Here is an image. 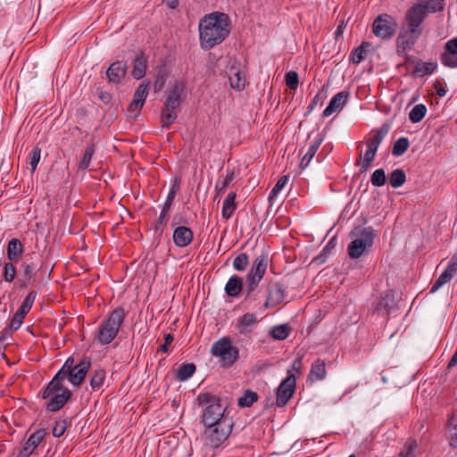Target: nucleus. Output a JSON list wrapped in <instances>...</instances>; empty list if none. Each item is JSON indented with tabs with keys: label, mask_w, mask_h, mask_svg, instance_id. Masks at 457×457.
I'll return each mask as SVG.
<instances>
[{
	"label": "nucleus",
	"mask_w": 457,
	"mask_h": 457,
	"mask_svg": "<svg viewBox=\"0 0 457 457\" xmlns=\"http://www.w3.org/2000/svg\"><path fill=\"white\" fill-rule=\"evenodd\" d=\"M198 404L204 407L202 414V422L204 426L215 425L222 420H231L225 415L226 407L221 405L220 400L209 393L200 394L197 397Z\"/></svg>",
	"instance_id": "39448f33"
},
{
	"label": "nucleus",
	"mask_w": 457,
	"mask_h": 457,
	"mask_svg": "<svg viewBox=\"0 0 457 457\" xmlns=\"http://www.w3.org/2000/svg\"><path fill=\"white\" fill-rule=\"evenodd\" d=\"M303 366L302 362V357H297L292 363L291 369L288 370H291L292 373L299 375L301 373V369Z\"/></svg>",
	"instance_id": "680f3d73"
},
{
	"label": "nucleus",
	"mask_w": 457,
	"mask_h": 457,
	"mask_svg": "<svg viewBox=\"0 0 457 457\" xmlns=\"http://www.w3.org/2000/svg\"><path fill=\"white\" fill-rule=\"evenodd\" d=\"M233 425L232 420H222L215 425L205 426L202 436L205 451L221 446L229 436Z\"/></svg>",
	"instance_id": "423d86ee"
},
{
	"label": "nucleus",
	"mask_w": 457,
	"mask_h": 457,
	"mask_svg": "<svg viewBox=\"0 0 457 457\" xmlns=\"http://www.w3.org/2000/svg\"><path fill=\"white\" fill-rule=\"evenodd\" d=\"M237 176L234 169L228 168L224 176H220L215 184L216 196L222 195Z\"/></svg>",
	"instance_id": "412c9836"
},
{
	"label": "nucleus",
	"mask_w": 457,
	"mask_h": 457,
	"mask_svg": "<svg viewBox=\"0 0 457 457\" xmlns=\"http://www.w3.org/2000/svg\"><path fill=\"white\" fill-rule=\"evenodd\" d=\"M105 380V371L102 369L96 370L90 378V386L93 390H99Z\"/></svg>",
	"instance_id": "4c0bfd02"
},
{
	"label": "nucleus",
	"mask_w": 457,
	"mask_h": 457,
	"mask_svg": "<svg viewBox=\"0 0 457 457\" xmlns=\"http://www.w3.org/2000/svg\"><path fill=\"white\" fill-rule=\"evenodd\" d=\"M211 353L218 358L220 366L226 369L232 367L239 359V349L233 345L228 337L214 342L211 347Z\"/></svg>",
	"instance_id": "6e6552de"
},
{
	"label": "nucleus",
	"mask_w": 457,
	"mask_h": 457,
	"mask_svg": "<svg viewBox=\"0 0 457 457\" xmlns=\"http://www.w3.org/2000/svg\"><path fill=\"white\" fill-rule=\"evenodd\" d=\"M47 432L45 428H40L32 433L28 440L25 442L22 448L17 453V457H29L30 456L39 444L43 441Z\"/></svg>",
	"instance_id": "2eb2a0df"
},
{
	"label": "nucleus",
	"mask_w": 457,
	"mask_h": 457,
	"mask_svg": "<svg viewBox=\"0 0 457 457\" xmlns=\"http://www.w3.org/2000/svg\"><path fill=\"white\" fill-rule=\"evenodd\" d=\"M231 88L242 91L246 86V78L243 71L233 63L227 71Z\"/></svg>",
	"instance_id": "6ab92c4d"
},
{
	"label": "nucleus",
	"mask_w": 457,
	"mask_h": 457,
	"mask_svg": "<svg viewBox=\"0 0 457 457\" xmlns=\"http://www.w3.org/2000/svg\"><path fill=\"white\" fill-rule=\"evenodd\" d=\"M446 439L453 448H457V409L452 412L446 424Z\"/></svg>",
	"instance_id": "4be33fe9"
},
{
	"label": "nucleus",
	"mask_w": 457,
	"mask_h": 457,
	"mask_svg": "<svg viewBox=\"0 0 457 457\" xmlns=\"http://www.w3.org/2000/svg\"><path fill=\"white\" fill-rule=\"evenodd\" d=\"M135 104H136V101L132 100L129 106L128 107V114L133 118L137 117L139 111L144 106V105H141V104H137V105H135Z\"/></svg>",
	"instance_id": "052dcab7"
},
{
	"label": "nucleus",
	"mask_w": 457,
	"mask_h": 457,
	"mask_svg": "<svg viewBox=\"0 0 457 457\" xmlns=\"http://www.w3.org/2000/svg\"><path fill=\"white\" fill-rule=\"evenodd\" d=\"M24 318H25V316H23L21 313L16 312V313L13 315V317L10 322V328L12 330L19 329L23 322Z\"/></svg>",
	"instance_id": "bf43d9fd"
},
{
	"label": "nucleus",
	"mask_w": 457,
	"mask_h": 457,
	"mask_svg": "<svg viewBox=\"0 0 457 457\" xmlns=\"http://www.w3.org/2000/svg\"><path fill=\"white\" fill-rule=\"evenodd\" d=\"M406 180L405 172L402 169L394 170L389 177V183L394 188L402 187Z\"/></svg>",
	"instance_id": "f704fd0d"
},
{
	"label": "nucleus",
	"mask_w": 457,
	"mask_h": 457,
	"mask_svg": "<svg viewBox=\"0 0 457 457\" xmlns=\"http://www.w3.org/2000/svg\"><path fill=\"white\" fill-rule=\"evenodd\" d=\"M184 90L182 83L177 82L168 95L164 109L162 112V127H169L178 117V109L180 105V96Z\"/></svg>",
	"instance_id": "9b49d317"
},
{
	"label": "nucleus",
	"mask_w": 457,
	"mask_h": 457,
	"mask_svg": "<svg viewBox=\"0 0 457 457\" xmlns=\"http://www.w3.org/2000/svg\"><path fill=\"white\" fill-rule=\"evenodd\" d=\"M397 27L398 22L395 17L388 13H381L372 22V32L382 40H389L395 35Z\"/></svg>",
	"instance_id": "f8f14e48"
},
{
	"label": "nucleus",
	"mask_w": 457,
	"mask_h": 457,
	"mask_svg": "<svg viewBox=\"0 0 457 457\" xmlns=\"http://www.w3.org/2000/svg\"><path fill=\"white\" fill-rule=\"evenodd\" d=\"M243 289V278L237 275H233L228 280L225 286V292L230 297H237Z\"/></svg>",
	"instance_id": "a878e982"
},
{
	"label": "nucleus",
	"mask_w": 457,
	"mask_h": 457,
	"mask_svg": "<svg viewBox=\"0 0 457 457\" xmlns=\"http://www.w3.org/2000/svg\"><path fill=\"white\" fill-rule=\"evenodd\" d=\"M451 278L457 273V258L453 257L444 270Z\"/></svg>",
	"instance_id": "13d9d810"
},
{
	"label": "nucleus",
	"mask_w": 457,
	"mask_h": 457,
	"mask_svg": "<svg viewBox=\"0 0 457 457\" xmlns=\"http://www.w3.org/2000/svg\"><path fill=\"white\" fill-rule=\"evenodd\" d=\"M127 66L121 62H115L110 65L106 71L110 82L119 83L126 75Z\"/></svg>",
	"instance_id": "5701e85b"
},
{
	"label": "nucleus",
	"mask_w": 457,
	"mask_h": 457,
	"mask_svg": "<svg viewBox=\"0 0 457 457\" xmlns=\"http://www.w3.org/2000/svg\"><path fill=\"white\" fill-rule=\"evenodd\" d=\"M376 149H373L371 147H367L366 152L363 154V158H361V155L360 156V159L357 161V164H361V172H365L370 166V163L375 159Z\"/></svg>",
	"instance_id": "2f4dec72"
},
{
	"label": "nucleus",
	"mask_w": 457,
	"mask_h": 457,
	"mask_svg": "<svg viewBox=\"0 0 457 457\" xmlns=\"http://www.w3.org/2000/svg\"><path fill=\"white\" fill-rule=\"evenodd\" d=\"M386 133L387 130L383 129L374 131L370 137L366 141L367 147H371L378 150Z\"/></svg>",
	"instance_id": "72a5a7b5"
},
{
	"label": "nucleus",
	"mask_w": 457,
	"mask_h": 457,
	"mask_svg": "<svg viewBox=\"0 0 457 457\" xmlns=\"http://www.w3.org/2000/svg\"><path fill=\"white\" fill-rule=\"evenodd\" d=\"M258 400V395L251 390H246L243 396L238 399V405L241 407H250Z\"/></svg>",
	"instance_id": "37998d69"
},
{
	"label": "nucleus",
	"mask_w": 457,
	"mask_h": 457,
	"mask_svg": "<svg viewBox=\"0 0 457 457\" xmlns=\"http://www.w3.org/2000/svg\"><path fill=\"white\" fill-rule=\"evenodd\" d=\"M291 328L287 324H282L273 327L270 331V337L275 340H285L290 334Z\"/></svg>",
	"instance_id": "473e14b6"
},
{
	"label": "nucleus",
	"mask_w": 457,
	"mask_h": 457,
	"mask_svg": "<svg viewBox=\"0 0 457 457\" xmlns=\"http://www.w3.org/2000/svg\"><path fill=\"white\" fill-rule=\"evenodd\" d=\"M147 95L148 84H140L134 93L133 100L136 101L135 105H137V104H141V105H144Z\"/></svg>",
	"instance_id": "c03bdc74"
},
{
	"label": "nucleus",
	"mask_w": 457,
	"mask_h": 457,
	"mask_svg": "<svg viewBox=\"0 0 457 457\" xmlns=\"http://www.w3.org/2000/svg\"><path fill=\"white\" fill-rule=\"evenodd\" d=\"M70 425L71 422H69L67 420H56L52 429L53 436L54 437L62 436L65 433Z\"/></svg>",
	"instance_id": "a18cd8bd"
},
{
	"label": "nucleus",
	"mask_w": 457,
	"mask_h": 457,
	"mask_svg": "<svg viewBox=\"0 0 457 457\" xmlns=\"http://www.w3.org/2000/svg\"><path fill=\"white\" fill-rule=\"evenodd\" d=\"M249 264V257L245 253H241L233 260V268L237 271H244Z\"/></svg>",
	"instance_id": "79ce46f5"
},
{
	"label": "nucleus",
	"mask_w": 457,
	"mask_h": 457,
	"mask_svg": "<svg viewBox=\"0 0 457 457\" xmlns=\"http://www.w3.org/2000/svg\"><path fill=\"white\" fill-rule=\"evenodd\" d=\"M41 158V149L38 146L32 148L29 154V162L31 167V171L34 172Z\"/></svg>",
	"instance_id": "09e8293b"
},
{
	"label": "nucleus",
	"mask_w": 457,
	"mask_h": 457,
	"mask_svg": "<svg viewBox=\"0 0 457 457\" xmlns=\"http://www.w3.org/2000/svg\"><path fill=\"white\" fill-rule=\"evenodd\" d=\"M196 367L194 363H183L176 370V378L179 381H186L195 372Z\"/></svg>",
	"instance_id": "c756f323"
},
{
	"label": "nucleus",
	"mask_w": 457,
	"mask_h": 457,
	"mask_svg": "<svg viewBox=\"0 0 457 457\" xmlns=\"http://www.w3.org/2000/svg\"><path fill=\"white\" fill-rule=\"evenodd\" d=\"M12 262H6L4 265L3 277L6 282H12L16 276V268Z\"/></svg>",
	"instance_id": "8fccbe9b"
},
{
	"label": "nucleus",
	"mask_w": 457,
	"mask_h": 457,
	"mask_svg": "<svg viewBox=\"0 0 457 457\" xmlns=\"http://www.w3.org/2000/svg\"><path fill=\"white\" fill-rule=\"evenodd\" d=\"M59 378L60 375H54L42 391V398L48 399L46 410L51 412L60 411L72 395L71 390L63 386Z\"/></svg>",
	"instance_id": "20e7f679"
},
{
	"label": "nucleus",
	"mask_w": 457,
	"mask_h": 457,
	"mask_svg": "<svg viewBox=\"0 0 457 457\" xmlns=\"http://www.w3.org/2000/svg\"><path fill=\"white\" fill-rule=\"evenodd\" d=\"M334 243L333 240H330L326 246L322 249L320 254H319L317 257L314 258V261L318 263H321L325 262V259L327 257V254L330 252L331 249L334 248Z\"/></svg>",
	"instance_id": "6e6d98bb"
},
{
	"label": "nucleus",
	"mask_w": 457,
	"mask_h": 457,
	"mask_svg": "<svg viewBox=\"0 0 457 457\" xmlns=\"http://www.w3.org/2000/svg\"><path fill=\"white\" fill-rule=\"evenodd\" d=\"M126 317L123 308L118 307L109 312L100 322L94 339L101 345L111 344L120 329Z\"/></svg>",
	"instance_id": "7ed1b4c3"
},
{
	"label": "nucleus",
	"mask_w": 457,
	"mask_h": 457,
	"mask_svg": "<svg viewBox=\"0 0 457 457\" xmlns=\"http://www.w3.org/2000/svg\"><path fill=\"white\" fill-rule=\"evenodd\" d=\"M173 336L171 334H166L164 336V343L160 346V351L162 353H168L169 351V345L173 341Z\"/></svg>",
	"instance_id": "e2e57ef3"
},
{
	"label": "nucleus",
	"mask_w": 457,
	"mask_h": 457,
	"mask_svg": "<svg viewBox=\"0 0 457 457\" xmlns=\"http://www.w3.org/2000/svg\"><path fill=\"white\" fill-rule=\"evenodd\" d=\"M445 0H420L413 4L404 14V25L414 30L423 32L422 23L429 13L445 9Z\"/></svg>",
	"instance_id": "f03ea898"
},
{
	"label": "nucleus",
	"mask_w": 457,
	"mask_h": 457,
	"mask_svg": "<svg viewBox=\"0 0 457 457\" xmlns=\"http://www.w3.org/2000/svg\"><path fill=\"white\" fill-rule=\"evenodd\" d=\"M369 47V43L362 42L360 46L355 48L350 54V60L353 63L358 64L364 60V54Z\"/></svg>",
	"instance_id": "58836bf2"
},
{
	"label": "nucleus",
	"mask_w": 457,
	"mask_h": 457,
	"mask_svg": "<svg viewBox=\"0 0 457 457\" xmlns=\"http://www.w3.org/2000/svg\"><path fill=\"white\" fill-rule=\"evenodd\" d=\"M451 278L443 271L441 275L437 278L435 283L432 285L430 293L436 292L439 288H441L444 285L451 281Z\"/></svg>",
	"instance_id": "603ef678"
},
{
	"label": "nucleus",
	"mask_w": 457,
	"mask_h": 457,
	"mask_svg": "<svg viewBox=\"0 0 457 457\" xmlns=\"http://www.w3.org/2000/svg\"><path fill=\"white\" fill-rule=\"evenodd\" d=\"M165 84V79L163 75H159L154 82V90L160 91Z\"/></svg>",
	"instance_id": "338daca9"
},
{
	"label": "nucleus",
	"mask_w": 457,
	"mask_h": 457,
	"mask_svg": "<svg viewBox=\"0 0 457 457\" xmlns=\"http://www.w3.org/2000/svg\"><path fill=\"white\" fill-rule=\"evenodd\" d=\"M285 81L288 88L295 90L299 85L298 73L295 71H287L285 75Z\"/></svg>",
	"instance_id": "de8ad7c7"
},
{
	"label": "nucleus",
	"mask_w": 457,
	"mask_h": 457,
	"mask_svg": "<svg viewBox=\"0 0 457 457\" xmlns=\"http://www.w3.org/2000/svg\"><path fill=\"white\" fill-rule=\"evenodd\" d=\"M410 142L407 137H400L398 140L395 141L394 144L392 154L395 156H401L403 155L409 148Z\"/></svg>",
	"instance_id": "ea45409f"
},
{
	"label": "nucleus",
	"mask_w": 457,
	"mask_h": 457,
	"mask_svg": "<svg viewBox=\"0 0 457 457\" xmlns=\"http://www.w3.org/2000/svg\"><path fill=\"white\" fill-rule=\"evenodd\" d=\"M36 297H37L36 291H34V290L30 291L27 295L24 301L22 302V303L20 306V308L18 309L17 312L21 313L23 316H26L28 314V312L30 311V309L35 302Z\"/></svg>",
	"instance_id": "e433bc0d"
},
{
	"label": "nucleus",
	"mask_w": 457,
	"mask_h": 457,
	"mask_svg": "<svg viewBox=\"0 0 457 457\" xmlns=\"http://www.w3.org/2000/svg\"><path fill=\"white\" fill-rule=\"evenodd\" d=\"M386 177L383 169L376 170L370 177V182L375 187H382L386 184Z\"/></svg>",
	"instance_id": "49530a36"
},
{
	"label": "nucleus",
	"mask_w": 457,
	"mask_h": 457,
	"mask_svg": "<svg viewBox=\"0 0 457 457\" xmlns=\"http://www.w3.org/2000/svg\"><path fill=\"white\" fill-rule=\"evenodd\" d=\"M95 151H96L95 144L92 142H89L87 145V146L83 152V154L81 156V160L78 165L79 170H86L88 168V166L91 162V160L93 158V155L95 154Z\"/></svg>",
	"instance_id": "7c9ffc66"
},
{
	"label": "nucleus",
	"mask_w": 457,
	"mask_h": 457,
	"mask_svg": "<svg viewBox=\"0 0 457 457\" xmlns=\"http://www.w3.org/2000/svg\"><path fill=\"white\" fill-rule=\"evenodd\" d=\"M258 322L257 317L254 313L246 312L242 315L237 320V328L240 334H245L250 331V328L256 325Z\"/></svg>",
	"instance_id": "cd10ccee"
},
{
	"label": "nucleus",
	"mask_w": 457,
	"mask_h": 457,
	"mask_svg": "<svg viewBox=\"0 0 457 457\" xmlns=\"http://www.w3.org/2000/svg\"><path fill=\"white\" fill-rule=\"evenodd\" d=\"M288 176L285 175V176H282L276 183V185L274 186V187L272 188V190L270 191V199H273L275 197H277L278 194L285 187V186L287 185V183L288 182Z\"/></svg>",
	"instance_id": "3c124183"
},
{
	"label": "nucleus",
	"mask_w": 457,
	"mask_h": 457,
	"mask_svg": "<svg viewBox=\"0 0 457 457\" xmlns=\"http://www.w3.org/2000/svg\"><path fill=\"white\" fill-rule=\"evenodd\" d=\"M427 113V107L423 104H416L409 113V119L412 123L422 120Z\"/></svg>",
	"instance_id": "c9c22d12"
},
{
	"label": "nucleus",
	"mask_w": 457,
	"mask_h": 457,
	"mask_svg": "<svg viewBox=\"0 0 457 457\" xmlns=\"http://www.w3.org/2000/svg\"><path fill=\"white\" fill-rule=\"evenodd\" d=\"M434 87L436 89V92L437 96L440 97H444L446 95V89L443 87L442 83L440 81H436L434 85Z\"/></svg>",
	"instance_id": "69168bd1"
},
{
	"label": "nucleus",
	"mask_w": 457,
	"mask_h": 457,
	"mask_svg": "<svg viewBox=\"0 0 457 457\" xmlns=\"http://www.w3.org/2000/svg\"><path fill=\"white\" fill-rule=\"evenodd\" d=\"M236 193H229L223 201L221 214L225 220H228L236 210Z\"/></svg>",
	"instance_id": "c85d7f7f"
},
{
	"label": "nucleus",
	"mask_w": 457,
	"mask_h": 457,
	"mask_svg": "<svg viewBox=\"0 0 457 457\" xmlns=\"http://www.w3.org/2000/svg\"><path fill=\"white\" fill-rule=\"evenodd\" d=\"M23 253V245L17 238H12L7 245V258L10 262H17Z\"/></svg>",
	"instance_id": "bb28decb"
},
{
	"label": "nucleus",
	"mask_w": 457,
	"mask_h": 457,
	"mask_svg": "<svg viewBox=\"0 0 457 457\" xmlns=\"http://www.w3.org/2000/svg\"><path fill=\"white\" fill-rule=\"evenodd\" d=\"M230 31V18L221 12L205 14L199 21L200 46L210 50L222 43Z\"/></svg>",
	"instance_id": "f257e3e1"
},
{
	"label": "nucleus",
	"mask_w": 457,
	"mask_h": 457,
	"mask_svg": "<svg viewBox=\"0 0 457 457\" xmlns=\"http://www.w3.org/2000/svg\"><path fill=\"white\" fill-rule=\"evenodd\" d=\"M322 142H323V137L318 136L311 143L307 152L305 153V154L307 155L308 158L311 157L312 159L314 157V155L316 154V153H317L318 149L320 148V145L322 144Z\"/></svg>",
	"instance_id": "864d4df0"
},
{
	"label": "nucleus",
	"mask_w": 457,
	"mask_h": 457,
	"mask_svg": "<svg viewBox=\"0 0 457 457\" xmlns=\"http://www.w3.org/2000/svg\"><path fill=\"white\" fill-rule=\"evenodd\" d=\"M90 366L91 361L88 358H83L79 363L74 364V359L69 357L55 375H60L59 380L62 382L68 379L72 386H79L85 379Z\"/></svg>",
	"instance_id": "0eeeda50"
},
{
	"label": "nucleus",
	"mask_w": 457,
	"mask_h": 457,
	"mask_svg": "<svg viewBox=\"0 0 457 457\" xmlns=\"http://www.w3.org/2000/svg\"><path fill=\"white\" fill-rule=\"evenodd\" d=\"M22 269L25 282H28L32 278L36 266L33 263L23 262Z\"/></svg>",
	"instance_id": "5fc2aeb1"
},
{
	"label": "nucleus",
	"mask_w": 457,
	"mask_h": 457,
	"mask_svg": "<svg viewBox=\"0 0 457 457\" xmlns=\"http://www.w3.org/2000/svg\"><path fill=\"white\" fill-rule=\"evenodd\" d=\"M167 214L168 213L163 212L162 211L161 212L156 222L155 230H158L159 227L167 221Z\"/></svg>",
	"instance_id": "774afa93"
},
{
	"label": "nucleus",
	"mask_w": 457,
	"mask_h": 457,
	"mask_svg": "<svg viewBox=\"0 0 457 457\" xmlns=\"http://www.w3.org/2000/svg\"><path fill=\"white\" fill-rule=\"evenodd\" d=\"M353 234L356 237L347 247V253L352 259L360 258L374 243L375 231L371 227L356 228Z\"/></svg>",
	"instance_id": "9d476101"
},
{
	"label": "nucleus",
	"mask_w": 457,
	"mask_h": 457,
	"mask_svg": "<svg viewBox=\"0 0 457 457\" xmlns=\"http://www.w3.org/2000/svg\"><path fill=\"white\" fill-rule=\"evenodd\" d=\"M436 67L437 65L435 62H420L416 64L415 72L420 76H426L432 74L436 71Z\"/></svg>",
	"instance_id": "a19ab883"
},
{
	"label": "nucleus",
	"mask_w": 457,
	"mask_h": 457,
	"mask_svg": "<svg viewBox=\"0 0 457 457\" xmlns=\"http://www.w3.org/2000/svg\"><path fill=\"white\" fill-rule=\"evenodd\" d=\"M326 375L327 370L325 361L318 359L312 364L307 379L311 382L322 380L326 378Z\"/></svg>",
	"instance_id": "b1692460"
},
{
	"label": "nucleus",
	"mask_w": 457,
	"mask_h": 457,
	"mask_svg": "<svg viewBox=\"0 0 457 457\" xmlns=\"http://www.w3.org/2000/svg\"><path fill=\"white\" fill-rule=\"evenodd\" d=\"M285 299V289L278 282L270 283L268 286V296L264 303V308H273L280 304Z\"/></svg>",
	"instance_id": "f3484780"
},
{
	"label": "nucleus",
	"mask_w": 457,
	"mask_h": 457,
	"mask_svg": "<svg viewBox=\"0 0 457 457\" xmlns=\"http://www.w3.org/2000/svg\"><path fill=\"white\" fill-rule=\"evenodd\" d=\"M296 387L295 374L287 370V376L279 384L276 393V406L284 407L293 397Z\"/></svg>",
	"instance_id": "ddd939ff"
},
{
	"label": "nucleus",
	"mask_w": 457,
	"mask_h": 457,
	"mask_svg": "<svg viewBox=\"0 0 457 457\" xmlns=\"http://www.w3.org/2000/svg\"><path fill=\"white\" fill-rule=\"evenodd\" d=\"M350 94L348 91H340L330 100L328 105L323 111V117H329L334 112H339L347 103Z\"/></svg>",
	"instance_id": "a211bd4d"
},
{
	"label": "nucleus",
	"mask_w": 457,
	"mask_h": 457,
	"mask_svg": "<svg viewBox=\"0 0 457 457\" xmlns=\"http://www.w3.org/2000/svg\"><path fill=\"white\" fill-rule=\"evenodd\" d=\"M172 238L176 246L186 247L192 243L194 233L186 226H179L174 229Z\"/></svg>",
	"instance_id": "aec40b11"
},
{
	"label": "nucleus",
	"mask_w": 457,
	"mask_h": 457,
	"mask_svg": "<svg viewBox=\"0 0 457 457\" xmlns=\"http://www.w3.org/2000/svg\"><path fill=\"white\" fill-rule=\"evenodd\" d=\"M417 447V443L415 441H409L407 443V451L403 453L404 457H413V451Z\"/></svg>",
	"instance_id": "0e129e2a"
},
{
	"label": "nucleus",
	"mask_w": 457,
	"mask_h": 457,
	"mask_svg": "<svg viewBox=\"0 0 457 457\" xmlns=\"http://www.w3.org/2000/svg\"><path fill=\"white\" fill-rule=\"evenodd\" d=\"M440 61L447 68H457V37H453L445 44L444 51L440 54Z\"/></svg>",
	"instance_id": "dca6fc26"
},
{
	"label": "nucleus",
	"mask_w": 457,
	"mask_h": 457,
	"mask_svg": "<svg viewBox=\"0 0 457 457\" xmlns=\"http://www.w3.org/2000/svg\"><path fill=\"white\" fill-rule=\"evenodd\" d=\"M269 264L268 256L261 254L257 256L246 275L245 301L253 298V293L256 290L259 283L263 278Z\"/></svg>",
	"instance_id": "1a4fd4ad"
},
{
	"label": "nucleus",
	"mask_w": 457,
	"mask_h": 457,
	"mask_svg": "<svg viewBox=\"0 0 457 457\" xmlns=\"http://www.w3.org/2000/svg\"><path fill=\"white\" fill-rule=\"evenodd\" d=\"M451 278L457 273V258L453 257L444 270Z\"/></svg>",
	"instance_id": "4d7b16f0"
},
{
	"label": "nucleus",
	"mask_w": 457,
	"mask_h": 457,
	"mask_svg": "<svg viewBox=\"0 0 457 457\" xmlns=\"http://www.w3.org/2000/svg\"><path fill=\"white\" fill-rule=\"evenodd\" d=\"M421 35L422 32L405 26L396 37L395 44L397 54L404 55L407 52L411 50Z\"/></svg>",
	"instance_id": "4468645a"
},
{
	"label": "nucleus",
	"mask_w": 457,
	"mask_h": 457,
	"mask_svg": "<svg viewBox=\"0 0 457 457\" xmlns=\"http://www.w3.org/2000/svg\"><path fill=\"white\" fill-rule=\"evenodd\" d=\"M146 68H147L146 56L145 55L144 53L137 54L135 58L133 69L131 71L132 77L136 79H142L145 75Z\"/></svg>",
	"instance_id": "393cba45"
}]
</instances>
